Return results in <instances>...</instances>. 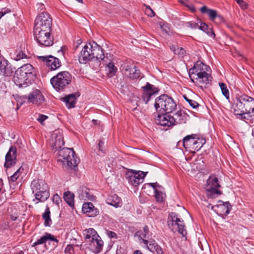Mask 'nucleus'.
Wrapping results in <instances>:
<instances>
[{"label": "nucleus", "mask_w": 254, "mask_h": 254, "mask_svg": "<svg viewBox=\"0 0 254 254\" xmlns=\"http://www.w3.org/2000/svg\"><path fill=\"white\" fill-rule=\"evenodd\" d=\"M71 76L66 71L58 73L51 79V83L57 91L64 89L71 82Z\"/></svg>", "instance_id": "8"}, {"label": "nucleus", "mask_w": 254, "mask_h": 254, "mask_svg": "<svg viewBox=\"0 0 254 254\" xmlns=\"http://www.w3.org/2000/svg\"><path fill=\"white\" fill-rule=\"evenodd\" d=\"M59 241L50 233H46L44 235L41 237L40 239H38L35 242H34L32 246L35 247L38 245L45 244V246H47V244L52 245V248L56 247Z\"/></svg>", "instance_id": "16"}, {"label": "nucleus", "mask_w": 254, "mask_h": 254, "mask_svg": "<svg viewBox=\"0 0 254 254\" xmlns=\"http://www.w3.org/2000/svg\"><path fill=\"white\" fill-rule=\"evenodd\" d=\"M21 168H19L17 171L9 178V182L14 183L16 181L17 179L19 177L21 172Z\"/></svg>", "instance_id": "42"}, {"label": "nucleus", "mask_w": 254, "mask_h": 254, "mask_svg": "<svg viewBox=\"0 0 254 254\" xmlns=\"http://www.w3.org/2000/svg\"><path fill=\"white\" fill-rule=\"evenodd\" d=\"M206 34H207L208 35L214 37H215V33L214 31L212 30V29L211 28L208 27L206 31L205 32Z\"/></svg>", "instance_id": "52"}, {"label": "nucleus", "mask_w": 254, "mask_h": 254, "mask_svg": "<svg viewBox=\"0 0 254 254\" xmlns=\"http://www.w3.org/2000/svg\"><path fill=\"white\" fill-rule=\"evenodd\" d=\"M9 11H10L9 10H8V11L5 10L4 12H3V11L0 12V17L3 16L7 12H9Z\"/></svg>", "instance_id": "57"}, {"label": "nucleus", "mask_w": 254, "mask_h": 254, "mask_svg": "<svg viewBox=\"0 0 254 254\" xmlns=\"http://www.w3.org/2000/svg\"><path fill=\"white\" fill-rule=\"evenodd\" d=\"M232 111L237 118L254 123V99L247 95L237 98L232 105Z\"/></svg>", "instance_id": "1"}, {"label": "nucleus", "mask_w": 254, "mask_h": 254, "mask_svg": "<svg viewBox=\"0 0 254 254\" xmlns=\"http://www.w3.org/2000/svg\"><path fill=\"white\" fill-rule=\"evenodd\" d=\"M154 107L158 113H171L176 110L177 104L172 98L164 94L155 99Z\"/></svg>", "instance_id": "6"}, {"label": "nucleus", "mask_w": 254, "mask_h": 254, "mask_svg": "<svg viewBox=\"0 0 254 254\" xmlns=\"http://www.w3.org/2000/svg\"><path fill=\"white\" fill-rule=\"evenodd\" d=\"M106 234L110 238H111V239L112 238H115V239L117 238V234L113 231L107 230Z\"/></svg>", "instance_id": "48"}, {"label": "nucleus", "mask_w": 254, "mask_h": 254, "mask_svg": "<svg viewBox=\"0 0 254 254\" xmlns=\"http://www.w3.org/2000/svg\"><path fill=\"white\" fill-rule=\"evenodd\" d=\"M104 144V143L101 140H100L98 143L99 149L102 152L104 151L103 149Z\"/></svg>", "instance_id": "56"}, {"label": "nucleus", "mask_w": 254, "mask_h": 254, "mask_svg": "<svg viewBox=\"0 0 254 254\" xmlns=\"http://www.w3.org/2000/svg\"><path fill=\"white\" fill-rule=\"evenodd\" d=\"M51 31H34L35 39L41 46L49 47L53 44V38L51 36Z\"/></svg>", "instance_id": "13"}, {"label": "nucleus", "mask_w": 254, "mask_h": 254, "mask_svg": "<svg viewBox=\"0 0 254 254\" xmlns=\"http://www.w3.org/2000/svg\"><path fill=\"white\" fill-rule=\"evenodd\" d=\"M82 211L89 217H95L98 215L99 212L97 208L91 202H85L82 205Z\"/></svg>", "instance_id": "25"}, {"label": "nucleus", "mask_w": 254, "mask_h": 254, "mask_svg": "<svg viewBox=\"0 0 254 254\" xmlns=\"http://www.w3.org/2000/svg\"><path fill=\"white\" fill-rule=\"evenodd\" d=\"M12 73V70L8 62L3 60L0 62V74L4 76H10Z\"/></svg>", "instance_id": "27"}, {"label": "nucleus", "mask_w": 254, "mask_h": 254, "mask_svg": "<svg viewBox=\"0 0 254 254\" xmlns=\"http://www.w3.org/2000/svg\"><path fill=\"white\" fill-rule=\"evenodd\" d=\"M146 247L151 252H156L157 254H164L162 248L154 242H151Z\"/></svg>", "instance_id": "34"}, {"label": "nucleus", "mask_w": 254, "mask_h": 254, "mask_svg": "<svg viewBox=\"0 0 254 254\" xmlns=\"http://www.w3.org/2000/svg\"><path fill=\"white\" fill-rule=\"evenodd\" d=\"M74 194L70 191H66L64 194V200L70 206H72L74 205Z\"/></svg>", "instance_id": "36"}, {"label": "nucleus", "mask_w": 254, "mask_h": 254, "mask_svg": "<svg viewBox=\"0 0 254 254\" xmlns=\"http://www.w3.org/2000/svg\"><path fill=\"white\" fill-rule=\"evenodd\" d=\"M148 232L149 229L148 227L145 226L143 227V231H138L136 234V235L138 236L139 240H141L146 246L148 245V241L145 240L144 238H146L147 235L148 234Z\"/></svg>", "instance_id": "32"}, {"label": "nucleus", "mask_w": 254, "mask_h": 254, "mask_svg": "<svg viewBox=\"0 0 254 254\" xmlns=\"http://www.w3.org/2000/svg\"><path fill=\"white\" fill-rule=\"evenodd\" d=\"M20 254H23V252L22 251H21V252H20Z\"/></svg>", "instance_id": "61"}, {"label": "nucleus", "mask_w": 254, "mask_h": 254, "mask_svg": "<svg viewBox=\"0 0 254 254\" xmlns=\"http://www.w3.org/2000/svg\"><path fill=\"white\" fill-rule=\"evenodd\" d=\"M160 28L163 32V34H169V28L167 24H160Z\"/></svg>", "instance_id": "45"}, {"label": "nucleus", "mask_w": 254, "mask_h": 254, "mask_svg": "<svg viewBox=\"0 0 254 254\" xmlns=\"http://www.w3.org/2000/svg\"><path fill=\"white\" fill-rule=\"evenodd\" d=\"M157 112V116L155 117V123L157 125L162 126L171 127L172 126L171 122V116L169 113Z\"/></svg>", "instance_id": "21"}, {"label": "nucleus", "mask_w": 254, "mask_h": 254, "mask_svg": "<svg viewBox=\"0 0 254 254\" xmlns=\"http://www.w3.org/2000/svg\"><path fill=\"white\" fill-rule=\"evenodd\" d=\"M170 49L174 54L181 57H184L186 53L185 50L183 48H179L176 45L170 46Z\"/></svg>", "instance_id": "38"}, {"label": "nucleus", "mask_w": 254, "mask_h": 254, "mask_svg": "<svg viewBox=\"0 0 254 254\" xmlns=\"http://www.w3.org/2000/svg\"><path fill=\"white\" fill-rule=\"evenodd\" d=\"M240 5L243 9L247 8V3L244 1L243 0H235Z\"/></svg>", "instance_id": "47"}, {"label": "nucleus", "mask_w": 254, "mask_h": 254, "mask_svg": "<svg viewBox=\"0 0 254 254\" xmlns=\"http://www.w3.org/2000/svg\"><path fill=\"white\" fill-rule=\"evenodd\" d=\"M206 34H207L208 35L214 37H215V33L214 31L212 30V29L211 28L208 27L206 31L205 32Z\"/></svg>", "instance_id": "53"}, {"label": "nucleus", "mask_w": 254, "mask_h": 254, "mask_svg": "<svg viewBox=\"0 0 254 254\" xmlns=\"http://www.w3.org/2000/svg\"><path fill=\"white\" fill-rule=\"evenodd\" d=\"M34 76L33 66L30 64H25L15 71L13 81L20 87H26L27 83L33 80Z\"/></svg>", "instance_id": "5"}, {"label": "nucleus", "mask_w": 254, "mask_h": 254, "mask_svg": "<svg viewBox=\"0 0 254 254\" xmlns=\"http://www.w3.org/2000/svg\"><path fill=\"white\" fill-rule=\"evenodd\" d=\"M26 57L25 55L23 52H20L16 55L15 60L16 61L19 60L20 59H22Z\"/></svg>", "instance_id": "54"}, {"label": "nucleus", "mask_w": 254, "mask_h": 254, "mask_svg": "<svg viewBox=\"0 0 254 254\" xmlns=\"http://www.w3.org/2000/svg\"><path fill=\"white\" fill-rule=\"evenodd\" d=\"M31 187L33 192L35 193V199L37 200L35 203L43 202L49 197L48 186L44 181L34 180L31 183Z\"/></svg>", "instance_id": "7"}, {"label": "nucleus", "mask_w": 254, "mask_h": 254, "mask_svg": "<svg viewBox=\"0 0 254 254\" xmlns=\"http://www.w3.org/2000/svg\"><path fill=\"white\" fill-rule=\"evenodd\" d=\"M52 25L50 15L47 12H42L36 18L34 31H51Z\"/></svg>", "instance_id": "9"}, {"label": "nucleus", "mask_w": 254, "mask_h": 254, "mask_svg": "<svg viewBox=\"0 0 254 254\" xmlns=\"http://www.w3.org/2000/svg\"><path fill=\"white\" fill-rule=\"evenodd\" d=\"M188 24L191 28L196 29L197 28H199V25L198 23H195L194 22L192 23L191 22H190L188 23Z\"/></svg>", "instance_id": "55"}, {"label": "nucleus", "mask_w": 254, "mask_h": 254, "mask_svg": "<svg viewBox=\"0 0 254 254\" xmlns=\"http://www.w3.org/2000/svg\"><path fill=\"white\" fill-rule=\"evenodd\" d=\"M208 66L200 61H197L193 67L189 70V76L192 82L201 87L210 83L212 77L207 71Z\"/></svg>", "instance_id": "2"}, {"label": "nucleus", "mask_w": 254, "mask_h": 254, "mask_svg": "<svg viewBox=\"0 0 254 254\" xmlns=\"http://www.w3.org/2000/svg\"><path fill=\"white\" fill-rule=\"evenodd\" d=\"M88 244L89 249L94 253H99L103 247V241L99 236L98 238H92V240L87 242Z\"/></svg>", "instance_id": "22"}, {"label": "nucleus", "mask_w": 254, "mask_h": 254, "mask_svg": "<svg viewBox=\"0 0 254 254\" xmlns=\"http://www.w3.org/2000/svg\"><path fill=\"white\" fill-rule=\"evenodd\" d=\"M45 101L44 96L39 90L35 89L28 95V102L37 106L42 105Z\"/></svg>", "instance_id": "18"}, {"label": "nucleus", "mask_w": 254, "mask_h": 254, "mask_svg": "<svg viewBox=\"0 0 254 254\" xmlns=\"http://www.w3.org/2000/svg\"><path fill=\"white\" fill-rule=\"evenodd\" d=\"M252 135L254 136V128L253 129Z\"/></svg>", "instance_id": "60"}, {"label": "nucleus", "mask_w": 254, "mask_h": 254, "mask_svg": "<svg viewBox=\"0 0 254 254\" xmlns=\"http://www.w3.org/2000/svg\"><path fill=\"white\" fill-rule=\"evenodd\" d=\"M146 6L145 9V13L146 15L150 17H153L155 15L154 11L149 6L144 4Z\"/></svg>", "instance_id": "44"}, {"label": "nucleus", "mask_w": 254, "mask_h": 254, "mask_svg": "<svg viewBox=\"0 0 254 254\" xmlns=\"http://www.w3.org/2000/svg\"><path fill=\"white\" fill-rule=\"evenodd\" d=\"M219 86L221 88L222 93L223 94V95L226 98V99H229V92L227 87L226 85L224 83H220Z\"/></svg>", "instance_id": "41"}, {"label": "nucleus", "mask_w": 254, "mask_h": 254, "mask_svg": "<svg viewBox=\"0 0 254 254\" xmlns=\"http://www.w3.org/2000/svg\"><path fill=\"white\" fill-rule=\"evenodd\" d=\"M94 59L104 60V54L102 49L95 42L86 43L78 56L79 62L85 64Z\"/></svg>", "instance_id": "3"}, {"label": "nucleus", "mask_w": 254, "mask_h": 254, "mask_svg": "<svg viewBox=\"0 0 254 254\" xmlns=\"http://www.w3.org/2000/svg\"><path fill=\"white\" fill-rule=\"evenodd\" d=\"M79 96L77 94H71L63 98L62 100L65 102L68 108H73L75 106L77 97Z\"/></svg>", "instance_id": "28"}, {"label": "nucleus", "mask_w": 254, "mask_h": 254, "mask_svg": "<svg viewBox=\"0 0 254 254\" xmlns=\"http://www.w3.org/2000/svg\"><path fill=\"white\" fill-rule=\"evenodd\" d=\"M171 220L168 221V225L170 229L174 232L178 231L183 236L187 234V231L185 229V225L183 221L181 220L175 213H171Z\"/></svg>", "instance_id": "11"}, {"label": "nucleus", "mask_w": 254, "mask_h": 254, "mask_svg": "<svg viewBox=\"0 0 254 254\" xmlns=\"http://www.w3.org/2000/svg\"><path fill=\"white\" fill-rule=\"evenodd\" d=\"M16 160V149L15 147H11L5 155L4 167L9 168L15 165Z\"/></svg>", "instance_id": "23"}, {"label": "nucleus", "mask_w": 254, "mask_h": 254, "mask_svg": "<svg viewBox=\"0 0 254 254\" xmlns=\"http://www.w3.org/2000/svg\"><path fill=\"white\" fill-rule=\"evenodd\" d=\"M205 143V139L203 137H197L195 134L187 135L183 139V145L185 148L198 151Z\"/></svg>", "instance_id": "10"}, {"label": "nucleus", "mask_w": 254, "mask_h": 254, "mask_svg": "<svg viewBox=\"0 0 254 254\" xmlns=\"http://www.w3.org/2000/svg\"><path fill=\"white\" fill-rule=\"evenodd\" d=\"M183 97L186 101L193 109H196L199 106V104L195 101L189 99L186 95H184Z\"/></svg>", "instance_id": "43"}, {"label": "nucleus", "mask_w": 254, "mask_h": 254, "mask_svg": "<svg viewBox=\"0 0 254 254\" xmlns=\"http://www.w3.org/2000/svg\"><path fill=\"white\" fill-rule=\"evenodd\" d=\"M145 175L142 171L128 170L126 174V178L131 185L136 187L143 182Z\"/></svg>", "instance_id": "15"}, {"label": "nucleus", "mask_w": 254, "mask_h": 254, "mask_svg": "<svg viewBox=\"0 0 254 254\" xmlns=\"http://www.w3.org/2000/svg\"><path fill=\"white\" fill-rule=\"evenodd\" d=\"M179 2L190 11L193 12L195 11V8L194 5L188 0H179Z\"/></svg>", "instance_id": "40"}, {"label": "nucleus", "mask_w": 254, "mask_h": 254, "mask_svg": "<svg viewBox=\"0 0 254 254\" xmlns=\"http://www.w3.org/2000/svg\"><path fill=\"white\" fill-rule=\"evenodd\" d=\"M141 88L143 90L142 100L145 104H147L152 96L155 94H157L159 91L157 88L148 82Z\"/></svg>", "instance_id": "17"}, {"label": "nucleus", "mask_w": 254, "mask_h": 254, "mask_svg": "<svg viewBox=\"0 0 254 254\" xmlns=\"http://www.w3.org/2000/svg\"><path fill=\"white\" fill-rule=\"evenodd\" d=\"M73 252V248L71 245H68L65 249V253L71 254Z\"/></svg>", "instance_id": "51"}, {"label": "nucleus", "mask_w": 254, "mask_h": 254, "mask_svg": "<svg viewBox=\"0 0 254 254\" xmlns=\"http://www.w3.org/2000/svg\"><path fill=\"white\" fill-rule=\"evenodd\" d=\"M220 204L216 205L212 207L213 209L219 215H227L230 212L231 209V205L229 202L224 203L220 201Z\"/></svg>", "instance_id": "24"}, {"label": "nucleus", "mask_w": 254, "mask_h": 254, "mask_svg": "<svg viewBox=\"0 0 254 254\" xmlns=\"http://www.w3.org/2000/svg\"><path fill=\"white\" fill-rule=\"evenodd\" d=\"M93 122H94L95 123H96V122H97V121H95V120H93Z\"/></svg>", "instance_id": "62"}, {"label": "nucleus", "mask_w": 254, "mask_h": 254, "mask_svg": "<svg viewBox=\"0 0 254 254\" xmlns=\"http://www.w3.org/2000/svg\"><path fill=\"white\" fill-rule=\"evenodd\" d=\"M133 254H143V253L140 250H135L133 252Z\"/></svg>", "instance_id": "58"}, {"label": "nucleus", "mask_w": 254, "mask_h": 254, "mask_svg": "<svg viewBox=\"0 0 254 254\" xmlns=\"http://www.w3.org/2000/svg\"><path fill=\"white\" fill-rule=\"evenodd\" d=\"M57 161L61 163L63 166L72 168L76 166L79 159L75 156V152L71 148H61L54 151Z\"/></svg>", "instance_id": "4"}, {"label": "nucleus", "mask_w": 254, "mask_h": 254, "mask_svg": "<svg viewBox=\"0 0 254 254\" xmlns=\"http://www.w3.org/2000/svg\"><path fill=\"white\" fill-rule=\"evenodd\" d=\"M52 137V145L53 146V150L54 151L56 149L61 148L64 145V142L62 132L61 130L58 129L55 130L51 135Z\"/></svg>", "instance_id": "19"}, {"label": "nucleus", "mask_w": 254, "mask_h": 254, "mask_svg": "<svg viewBox=\"0 0 254 254\" xmlns=\"http://www.w3.org/2000/svg\"><path fill=\"white\" fill-rule=\"evenodd\" d=\"M220 187L218 178L215 175L209 177L205 186V190L208 192L207 195L213 197L214 195H220L221 191L218 189Z\"/></svg>", "instance_id": "14"}, {"label": "nucleus", "mask_w": 254, "mask_h": 254, "mask_svg": "<svg viewBox=\"0 0 254 254\" xmlns=\"http://www.w3.org/2000/svg\"><path fill=\"white\" fill-rule=\"evenodd\" d=\"M76 1H77L78 2H80V3H82L83 2V0H76Z\"/></svg>", "instance_id": "59"}, {"label": "nucleus", "mask_w": 254, "mask_h": 254, "mask_svg": "<svg viewBox=\"0 0 254 254\" xmlns=\"http://www.w3.org/2000/svg\"><path fill=\"white\" fill-rule=\"evenodd\" d=\"M107 202L111 205L118 207L121 204V199L116 194H113L107 198Z\"/></svg>", "instance_id": "29"}, {"label": "nucleus", "mask_w": 254, "mask_h": 254, "mask_svg": "<svg viewBox=\"0 0 254 254\" xmlns=\"http://www.w3.org/2000/svg\"><path fill=\"white\" fill-rule=\"evenodd\" d=\"M38 58L45 63L46 66L52 70H56L61 66L60 60L53 56H40Z\"/></svg>", "instance_id": "20"}, {"label": "nucleus", "mask_w": 254, "mask_h": 254, "mask_svg": "<svg viewBox=\"0 0 254 254\" xmlns=\"http://www.w3.org/2000/svg\"><path fill=\"white\" fill-rule=\"evenodd\" d=\"M148 185L154 189L156 200L158 202H162L165 196V194L162 191L163 188L158 185L157 183H149Z\"/></svg>", "instance_id": "26"}, {"label": "nucleus", "mask_w": 254, "mask_h": 254, "mask_svg": "<svg viewBox=\"0 0 254 254\" xmlns=\"http://www.w3.org/2000/svg\"><path fill=\"white\" fill-rule=\"evenodd\" d=\"M42 217L44 219V224L46 226H50L52 224V220L50 218V211L48 206H47L45 212L43 214Z\"/></svg>", "instance_id": "37"}, {"label": "nucleus", "mask_w": 254, "mask_h": 254, "mask_svg": "<svg viewBox=\"0 0 254 254\" xmlns=\"http://www.w3.org/2000/svg\"><path fill=\"white\" fill-rule=\"evenodd\" d=\"M47 118L48 117L47 116L44 115H40L39 118L37 119V120L41 124L43 125L44 121H45Z\"/></svg>", "instance_id": "50"}, {"label": "nucleus", "mask_w": 254, "mask_h": 254, "mask_svg": "<svg viewBox=\"0 0 254 254\" xmlns=\"http://www.w3.org/2000/svg\"><path fill=\"white\" fill-rule=\"evenodd\" d=\"M83 235L86 242L92 240V238H98L99 235L93 228H89L84 230Z\"/></svg>", "instance_id": "30"}, {"label": "nucleus", "mask_w": 254, "mask_h": 254, "mask_svg": "<svg viewBox=\"0 0 254 254\" xmlns=\"http://www.w3.org/2000/svg\"><path fill=\"white\" fill-rule=\"evenodd\" d=\"M208 26L207 24L203 22H200V24L199 26V29L201 30L204 31V32L206 31Z\"/></svg>", "instance_id": "49"}, {"label": "nucleus", "mask_w": 254, "mask_h": 254, "mask_svg": "<svg viewBox=\"0 0 254 254\" xmlns=\"http://www.w3.org/2000/svg\"><path fill=\"white\" fill-rule=\"evenodd\" d=\"M200 11L203 13H207L211 20H214L218 16L217 11L215 10L208 8L206 6L201 7Z\"/></svg>", "instance_id": "33"}, {"label": "nucleus", "mask_w": 254, "mask_h": 254, "mask_svg": "<svg viewBox=\"0 0 254 254\" xmlns=\"http://www.w3.org/2000/svg\"><path fill=\"white\" fill-rule=\"evenodd\" d=\"M106 70L107 72V74L113 76L117 72V68L113 63L110 62L106 66Z\"/></svg>", "instance_id": "39"}, {"label": "nucleus", "mask_w": 254, "mask_h": 254, "mask_svg": "<svg viewBox=\"0 0 254 254\" xmlns=\"http://www.w3.org/2000/svg\"><path fill=\"white\" fill-rule=\"evenodd\" d=\"M79 197L84 200H86V199L94 200L95 199V196L90 194L89 190L86 188H82L81 192L79 194Z\"/></svg>", "instance_id": "35"}, {"label": "nucleus", "mask_w": 254, "mask_h": 254, "mask_svg": "<svg viewBox=\"0 0 254 254\" xmlns=\"http://www.w3.org/2000/svg\"><path fill=\"white\" fill-rule=\"evenodd\" d=\"M185 116L181 111L177 112L173 116H171L172 126L181 123L184 119Z\"/></svg>", "instance_id": "31"}, {"label": "nucleus", "mask_w": 254, "mask_h": 254, "mask_svg": "<svg viewBox=\"0 0 254 254\" xmlns=\"http://www.w3.org/2000/svg\"><path fill=\"white\" fill-rule=\"evenodd\" d=\"M121 69L125 76L132 79L138 78L140 75V70L131 62H124L121 65Z\"/></svg>", "instance_id": "12"}, {"label": "nucleus", "mask_w": 254, "mask_h": 254, "mask_svg": "<svg viewBox=\"0 0 254 254\" xmlns=\"http://www.w3.org/2000/svg\"><path fill=\"white\" fill-rule=\"evenodd\" d=\"M53 201L54 203H55L57 205H59L60 203V202L62 201V199H61V198L60 197V196L58 194H55L53 195Z\"/></svg>", "instance_id": "46"}]
</instances>
